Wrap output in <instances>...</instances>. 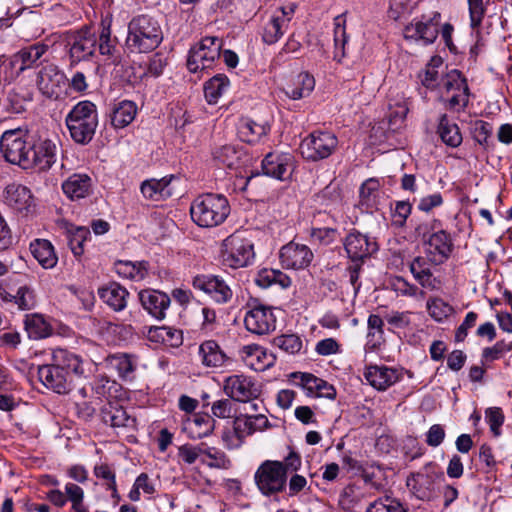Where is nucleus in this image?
<instances>
[{"label": "nucleus", "instance_id": "nucleus-18", "mask_svg": "<svg viewBox=\"0 0 512 512\" xmlns=\"http://www.w3.org/2000/svg\"><path fill=\"white\" fill-rule=\"evenodd\" d=\"M193 287L208 294L217 303H227L233 295L229 285L215 275H198L193 279Z\"/></svg>", "mask_w": 512, "mask_h": 512}, {"label": "nucleus", "instance_id": "nucleus-64", "mask_svg": "<svg viewBox=\"0 0 512 512\" xmlns=\"http://www.w3.org/2000/svg\"><path fill=\"white\" fill-rule=\"evenodd\" d=\"M315 351L320 356H330L340 352V344L334 338H326L317 342Z\"/></svg>", "mask_w": 512, "mask_h": 512}, {"label": "nucleus", "instance_id": "nucleus-17", "mask_svg": "<svg viewBox=\"0 0 512 512\" xmlns=\"http://www.w3.org/2000/svg\"><path fill=\"white\" fill-rule=\"evenodd\" d=\"M313 257V252L307 245L294 241L284 245L280 250V261L286 269H304L310 265Z\"/></svg>", "mask_w": 512, "mask_h": 512}, {"label": "nucleus", "instance_id": "nucleus-21", "mask_svg": "<svg viewBox=\"0 0 512 512\" xmlns=\"http://www.w3.org/2000/svg\"><path fill=\"white\" fill-rule=\"evenodd\" d=\"M263 173L278 180H286L293 170L290 154L268 153L262 161Z\"/></svg>", "mask_w": 512, "mask_h": 512}, {"label": "nucleus", "instance_id": "nucleus-59", "mask_svg": "<svg viewBox=\"0 0 512 512\" xmlns=\"http://www.w3.org/2000/svg\"><path fill=\"white\" fill-rule=\"evenodd\" d=\"M442 227V223L440 220L431 219L422 221L415 227V235L417 238H420L422 242H426L429 237L435 233L436 230Z\"/></svg>", "mask_w": 512, "mask_h": 512}, {"label": "nucleus", "instance_id": "nucleus-63", "mask_svg": "<svg viewBox=\"0 0 512 512\" xmlns=\"http://www.w3.org/2000/svg\"><path fill=\"white\" fill-rule=\"evenodd\" d=\"M412 206L408 201H397L393 209V224L401 227L405 224L407 218L411 214Z\"/></svg>", "mask_w": 512, "mask_h": 512}, {"label": "nucleus", "instance_id": "nucleus-61", "mask_svg": "<svg viewBox=\"0 0 512 512\" xmlns=\"http://www.w3.org/2000/svg\"><path fill=\"white\" fill-rule=\"evenodd\" d=\"M94 474L97 478L103 479L107 482V489L113 492V496L117 495L115 473L109 465H96L94 468Z\"/></svg>", "mask_w": 512, "mask_h": 512}, {"label": "nucleus", "instance_id": "nucleus-32", "mask_svg": "<svg viewBox=\"0 0 512 512\" xmlns=\"http://www.w3.org/2000/svg\"><path fill=\"white\" fill-rule=\"evenodd\" d=\"M99 297L114 311H122L127 306L129 292L116 282H112L98 290Z\"/></svg>", "mask_w": 512, "mask_h": 512}, {"label": "nucleus", "instance_id": "nucleus-20", "mask_svg": "<svg viewBox=\"0 0 512 512\" xmlns=\"http://www.w3.org/2000/svg\"><path fill=\"white\" fill-rule=\"evenodd\" d=\"M427 256L434 265L442 264L446 261L452 252V239L449 233H447L442 227L436 230L426 242Z\"/></svg>", "mask_w": 512, "mask_h": 512}, {"label": "nucleus", "instance_id": "nucleus-11", "mask_svg": "<svg viewBox=\"0 0 512 512\" xmlns=\"http://www.w3.org/2000/svg\"><path fill=\"white\" fill-rule=\"evenodd\" d=\"M244 317L245 328L256 335H267L276 329V316L273 308L260 303L257 299L247 304Z\"/></svg>", "mask_w": 512, "mask_h": 512}, {"label": "nucleus", "instance_id": "nucleus-13", "mask_svg": "<svg viewBox=\"0 0 512 512\" xmlns=\"http://www.w3.org/2000/svg\"><path fill=\"white\" fill-rule=\"evenodd\" d=\"M57 156V141L48 138H40L34 144H31L29 168H36L39 171H47L56 162Z\"/></svg>", "mask_w": 512, "mask_h": 512}, {"label": "nucleus", "instance_id": "nucleus-60", "mask_svg": "<svg viewBox=\"0 0 512 512\" xmlns=\"http://www.w3.org/2000/svg\"><path fill=\"white\" fill-rule=\"evenodd\" d=\"M469 6L470 25L473 29L478 28L484 18L486 8L483 0H467Z\"/></svg>", "mask_w": 512, "mask_h": 512}, {"label": "nucleus", "instance_id": "nucleus-49", "mask_svg": "<svg viewBox=\"0 0 512 512\" xmlns=\"http://www.w3.org/2000/svg\"><path fill=\"white\" fill-rule=\"evenodd\" d=\"M148 339L153 342H171V345L181 343L180 333L170 327H151L148 331Z\"/></svg>", "mask_w": 512, "mask_h": 512}, {"label": "nucleus", "instance_id": "nucleus-46", "mask_svg": "<svg viewBox=\"0 0 512 512\" xmlns=\"http://www.w3.org/2000/svg\"><path fill=\"white\" fill-rule=\"evenodd\" d=\"M367 325H368L369 332L367 335L368 341L366 343L365 349L367 351L368 350L374 351L381 344L380 340L384 333V331H383L384 322L379 315L371 314L368 318Z\"/></svg>", "mask_w": 512, "mask_h": 512}, {"label": "nucleus", "instance_id": "nucleus-24", "mask_svg": "<svg viewBox=\"0 0 512 512\" xmlns=\"http://www.w3.org/2000/svg\"><path fill=\"white\" fill-rule=\"evenodd\" d=\"M443 478V474L416 473L407 479V486L420 500H431L435 496L436 481Z\"/></svg>", "mask_w": 512, "mask_h": 512}, {"label": "nucleus", "instance_id": "nucleus-1", "mask_svg": "<svg viewBox=\"0 0 512 512\" xmlns=\"http://www.w3.org/2000/svg\"><path fill=\"white\" fill-rule=\"evenodd\" d=\"M91 362L62 348L53 350L52 363L38 368L39 380L58 394L69 393L77 380L87 378Z\"/></svg>", "mask_w": 512, "mask_h": 512}, {"label": "nucleus", "instance_id": "nucleus-25", "mask_svg": "<svg viewBox=\"0 0 512 512\" xmlns=\"http://www.w3.org/2000/svg\"><path fill=\"white\" fill-rule=\"evenodd\" d=\"M240 356L243 362L255 371H264L274 363V356L257 344L242 347Z\"/></svg>", "mask_w": 512, "mask_h": 512}, {"label": "nucleus", "instance_id": "nucleus-7", "mask_svg": "<svg viewBox=\"0 0 512 512\" xmlns=\"http://www.w3.org/2000/svg\"><path fill=\"white\" fill-rule=\"evenodd\" d=\"M221 257L231 268L247 266L254 258L253 244L238 233L228 236L222 243Z\"/></svg>", "mask_w": 512, "mask_h": 512}, {"label": "nucleus", "instance_id": "nucleus-45", "mask_svg": "<svg viewBox=\"0 0 512 512\" xmlns=\"http://www.w3.org/2000/svg\"><path fill=\"white\" fill-rule=\"evenodd\" d=\"M229 87V79L223 74L212 77L204 85V93L210 104H215L218 99L227 91Z\"/></svg>", "mask_w": 512, "mask_h": 512}, {"label": "nucleus", "instance_id": "nucleus-50", "mask_svg": "<svg viewBox=\"0 0 512 512\" xmlns=\"http://www.w3.org/2000/svg\"><path fill=\"white\" fill-rule=\"evenodd\" d=\"M90 237V231L86 227H75L68 231V243L75 256L84 252V243Z\"/></svg>", "mask_w": 512, "mask_h": 512}, {"label": "nucleus", "instance_id": "nucleus-41", "mask_svg": "<svg viewBox=\"0 0 512 512\" xmlns=\"http://www.w3.org/2000/svg\"><path fill=\"white\" fill-rule=\"evenodd\" d=\"M443 67L441 57H432L430 62L426 65L423 74H420L421 83L428 89H435L440 87L441 80L444 77V72L439 69Z\"/></svg>", "mask_w": 512, "mask_h": 512}, {"label": "nucleus", "instance_id": "nucleus-31", "mask_svg": "<svg viewBox=\"0 0 512 512\" xmlns=\"http://www.w3.org/2000/svg\"><path fill=\"white\" fill-rule=\"evenodd\" d=\"M270 126L267 122H258L250 118L241 119L238 126L239 138L248 144H255L268 134Z\"/></svg>", "mask_w": 512, "mask_h": 512}, {"label": "nucleus", "instance_id": "nucleus-55", "mask_svg": "<svg viewBox=\"0 0 512 512\" xmlns=\"http://www.w3.org/2000/svg\"><path fill=\"white\" fill-rule=\"evenodd\" d=\"M15 304L19 310H31L36 305L34 291L28 286H21L17 289L15 295Z\"/></svg>", "mask_w": 512, "mask_h": 512}, {"label": "nucleus", "instance_id": "nucleus-42", "mask_svg": "<svg viewBox=\"0 0 512 512\" xmlns=\"http://www.w3.org/2000/svg\"><path fill=\"white\" fill-rule=\"evenodd\" d=\"M101 418L106 425L117 428L126 427L134 421L122 407L112 404H108L101 409Z\"/></svg>", "mask_w": 512, "mask_h": 512}, {"label": "nucleus", "instance_id": "nucleus-56", "mask_svg": "<svg viewBox=\"0 0 512 512\" xmlns=\"http://www.w3.org/2000/svg\"><path fill=\"white\" fill-rule=\"evenodd\" d=\"M366 512H406L403 506L391 498L378 499L367 508Z\"/></svg>", "mask_w": 512, "mask_h": 512}, {"label": "nucleus", "instance_id": "nucleus-36", "mask_svg": "<svg viewBox=\"0 0 512 512\" xmlns=\"http://www.w3.org/2000/svg\"><path fill=\"white\" fill-rule=\"evenodd\" d=\"M24 328L27 335L32 340H40L49 337L52 334V326L38 313L26 314L24 319Z\"/></svg>", "mask_w": 512, "mask_h": 512}, {"label": "nucleus", "instance_id": "nucleus-48", "mask_svg": "<svg viewBox=\"0 0 512 512\" xmlns=\"http://www.w3.org/2000/svg\"><path fill=\"white\" fill-rule=\"evenodd\" d=\"M106 363L110 368L115 369L121 378H127L135 370V362L128 354L109 355Z\"/></svg>", "mask_w": 512, "mask_h": 512}, {"label": "nucleus", "instance_id": "nucleus-23", "mask_svg": "<svg viewBox=\"0 0 512 512\" xmlns=\"http://www.w3.org/2000/svg\"><path fill=\"white\" fill-rule=\"evenodd\" d=\"M63 83L64 74L54 64L43 66L37 74V87L48 98L57 96L59 88Z\"/></svg>", "mask_w": 512, "mask_h": 512}, {"label": "nucleus", "instance_id": "nucleus-53", "mask_svg": "<svg viewBox=\"0 0 512 512\" xmlns=\"http://www.w3.org/2000/svg\"><path fill=\"white\" fill-rule=\"evenodd\" d=\"M427 310L434 320L440 322L452 314L453 307L441 298H433L427 301Z\"/></svg>", "mask_w": 512, "mask_h": 512}, {"label": "nucleus", "instance_id": "nucleus-27", "mask_svg": "<svg viewBox=\"0 0 512 512\" xmlns=\"http://www.w3.org/2000/svg\"><path fill=\"white\" fill-rule=\"evenodd\" d=\"M432 264L430 257L418 256L411 261L409 267L413 277L423 288L436 290L440 286V281L433 276Z\"/></svg>", "mask_w": 512, "mask_h": 512}, {"label": "nucleus", "instance_id": "nucleus-14", "mask_svg": "<svg viewBox=\"0 0 512 512\" xmlns=\"http://www.w3.org/2000/svg\"><path fill=\"white\" fill-rule=\"evenodd\" d=\"M106 58L108 64L118 65L121 62L118 38L112 35L111 20L101 21L96 33V52Z\"/></svg>", "mask_w": 512, "mask_h": 512}, {"label": "nucleus", "instance_id": "nucleus-5", "mask_svg": "<svg viewBox=\"0 0 512 512\" xmlns=\"http://www.w3.org/2000/svg\"><path fill=\"white\" fill-rule=\"evenodd\" d=\"M31 144L27 142V135L21 129L8 130L0 139V151L6 161L29 169V154Z\"/></svg>", "mask_w": 512, "mask_h": 512}, {"label": "nucleus", "instance_id": "nucleus-54", "mask_svg": "<svg viewBox=\"0 0 512 512\" xmlns=\"http://www.w3.org/2000/svg\"><path fill=\"white\" fill-rule=\"evenodd\" d=\"M440 87L449 95L457 90L468 89L467 83L458 70H451L441 80Z\"/></svg>", "mask_w": 512, "mask_h": 512}, {"label": "nucleus", "instance_id": "nucleus-19", "mask_svg": "<svg viewBox=\"0 0 512 512\" xmlns=\"http://www.w3.org/2000/svg\"><path fill=\"white\" fill-rule=\"evenodd\" d=\"M344 248L352 261H363L377 251V243L359 231L350 232L344 239Z\"/></svg>", "mask_w": 512, "mask_h": 512}, {"label": "nucleus", "instance_id": "nucleus-10", "mask_svg": "<svg viewBox=\"0 0 512 512\" xmlns=\"http://www.w3.org/2000/svg\"><path fill=\"white\" fill-rule=\"evenodd\" d=\"M337 137L328 131H314L310 133L300 144L303 157L311 161L328 158L337 148Z\"/></svg>", "mask_w": 512, "mask_h": 512}, {"label": "nucleus", "instance_id": "nucleus-8", "mask_svg": "<svg viewBox=\"0 0 512 512\" xmlns=\"http://www.w3.org/2000/svg\"><path fill=\"white\" fill-rule=\"evenodd\" d=\"M223 41L216 36L203 38L196 46L189 51L187 68L190 72L196 73L200 70L210 68L214 61L220 57Z\"/></svg>", "mask_w": 512, "mask_h": 512}, {"label": "nucleus", "instance_id": "nucleus-9", "mask_svg": "<svg viewBox=\"0 0 512 512\" xmlns=\"http://www.w3.org/2000/svg\"><path fill=\"white\" fill-rule=\"evenodd\" d=\"M66 47L70 66L90 61L96 55V32L88 27L77 30L68 36Z\"/></svg>", "mask_w": 512, "mask_h": 512}, {"label": "nucleus", "instance_id": "nucleus-28", "mask_svg": "<svg viewBox=\"0 0 512 512\" xmlns=\"http://www.w3.org/2000/svg\"><path fill=\"white\" fill-rule=\"evenodd\" d=\"M92 179L84 173H75L62 183L63 193L71 200L86 198L92 192Z\"/></svg>", "mask_w": 512, "mask_h": 512}, {"label": "nucleus", "instance_id": "nucleus-4", "mask_svg": "<svg viewBox=\"0 0 512 512\" xmlns=\"http://www.w3.org/2000/svg\"><path fill=\"white\" fill-rule=\"evenodd\" d=\"M71 138L78 144L86 145L93 139L98 126L96 105L88 100L78 102L65 118Z\"/></svg>", "mask_w": 512, "mask_h": 512}, {"label": "nucleus", "instance_id": "nucleus-16", "mask_svg": "<svg viewBox=\"0 0 512 512\" xmlns=\"http://www.w3.org/2000/svg\"><path fill=\"white\" fill-rule=\"evenodd\" d=\"M440 14L435 13L432 18L415 21L404 29L407 40L421 41L424 45L432 44L439 34Z\"/></svg>", "mask_w": 512, "mask_h": 512}, {"label": "nucleus", "instance_id": "nucleus-62", "mask_svg": "<svg viewBox=\"0 0 512 512\" xmlns=\"http://www.w3.org/2000/svg\"><path fill=\"white\" fill-rule=\"evenodd\" d=\"M512 351V342L504 340L497 341L492 347L483 349L482 357L485 360L493 361L498 359L504 352Z\"/></svg>", "mask_w": 512, "mask_h": 512}, {"label": "nucleus", "instance_id": "nucleus-22", "mask_svg": "<svg viewBox=\"0 0 512 512\" xmlns=\"http://www.w3.org/2000/svg\"><path fill=\"white\" fill-rule=\"evenodd\" d=\"M368 383L379 391H385L400 380L401 374L392 367L370 365L364 371Z\"/></svg>", "mask_w": 512, "mask_h": 512}, {"label": "nucleus", "instance_id": "nucleus-43", "mask_svg": "<svg viewBox=\"0 0 512 512\" xmlns=\"http://www.w3.org/2000/svg\"><path fill=\"white\" fill-rule=\"evenodd\" d=\"M438 133L442 141L450 147H458L462 143L459 127L451 122L445 114L440 117Z\"/></svg>", "mask_w": 512, "mask_h": 512}, {"label": "nucleus", "instance_id": "nucleus-35", "mask_svg": "<svg viewBox=\"0 0 512 512\" xmlns=\"http://www.w3.org/2000/svg\"><path fill=\"white\" fill-rule=\"evenodd\" d=\"M199 355L201 357L202 364L206 367H222L228 360L225 352L214 340H207L203 342L199 346Z\"/></svg>", "mask_w": 512, "mask_h": 512}, {"label": "nucleus", "instance_id": "nucleus-29", "mask_svg": "<svg viewBox=\"0 0 512 512\" xmlns=\"http://www.w3.org/2000/svg\"><path fill=\"white\" fill-rule=\"evenodd\" d=\"M233 422L237 433L243 436L244 439L256 431H263L270 427L268 418L261 413L256 415L240 414L235 417Z\"/></svg>", "mask_w": 512, "mask_h": 512}, {"label": "nucleus", "instance_id": "nucleus-44", "mask_svg": "<svg viewBox=\"0 0 512 512\" xmlns=\"http://www.w3.org/2000/svg\"><path fill=\"white\" fill-rule=\"evenodd\" d=\"M116 273L127 279L142 280L147 273L146 262L117 261L115 263Z\"/></svg>", "mask_w": 512, "mask_h": 512}, {"label": "nucleus", "instance_id": "nucleus-6", "mask_svg": "<svg viewBox=\"0 0 512 512\" xmlns=\"http://www.w3.org/2000/svg\"><path fill=\"white\" fill-rule=\"evenodd\" d=\"M254 481L264 496L276 495L286 488L287 477L281 466V461L265 460L254 474Z\"/></svg>", "mask_w": 512, "mask_h": 512}, {"label": "nucleus", "instance_id": "nucleus-26", "mask_svg": "<svg viewBox=\"0 0 512 512\" xmlns=\"http://www.w3.org/2000/svg\"><path fill=\"white\" fill-rule=\"evenodd\" d=\"M139 299L143 308L156 319H163L165 311L170 305L167 294L157 290H143L139 293Z\"/></svg>", "mask_w": 512, "mask_h": 512}, {"label": "nucleus", "instance_id": "nucleus-37", "mask_svg": "<svg viewBox=\"0 0 512 512\" xmlns=\"http://www.w3.org/2000/svg\"><path fill=\"white\" fill-rule=\"evenodd\" d=\"M137 114V106L134 102L123 100L114 104L111 110V124L116 129L128 126Z\"/></svg>", "mask_w": 512, "mask_h": 512}, {"label": "nucleus", "instance_id": "nucleus-57", "mask_svg": "<svg viewBox=\"0 0 512 512\" xmlns=\"http://www.w3.org/2000/svg\"><path fill=\"white\" fill-rule=\"evenodd\" d=\"M485 417L489 424L490 430L494 436L501 434L500 428L504 423V414L499 407H490L485 411Z\"/></svg>", "mask_w": 512, "mask_h": 512}, {"label": "nucleus", "instance_id": "nucleus-12", "mask_svg": "<svg viewBox=\"0 0 512 512\" xmlns=\"http://www.w3.org/2000/svg\"><path fill=\"white\" fill-rule=\"evenodd\" d=\"M224 391L231 399L244 403L257 399L261 393L255 381L245 375L229 376L224 382Z\"/></svg>", "mask_w": 512, "mask_h": 512}, {"label": "nucleus", "instance_id": "nucleus-33", "mask_svg": "<svg viewBox=\"0 0 512 512\" xmlns=\"http://www.w3.org/2000/svg\"><path fill=\"white\" fill-rule=\"evenodd\" d=\"M171 180L172 177L145 180L140 187L141 193L146 199L153 201L165 200L173 194L172 188L170 187Z\"/></svg>", "mask_w": 512, "mask_h": 512}, {"label": "nucleus", "instance_id": "nucleus-40", "mask_svg": "<svg viewBox=\"0 0 512 512\" xmlns=\"http://www.w3.org/2000/svg\"><path fill=\"white\" fill-rule=\"evenodd\" d=\"M288 25L278 15L272 13L263 26L262 40L268 45L277 43L285 34Z\"/></svg>", "mask_w": 512, "mask_h": 512}, {"label": "nucleus", "instance_id": "nucleus-58", "mask_svg": "<svg viewBox=\"0 0 512 512\" xmlns=\"http://www.w3.org/2000/svg\"><path fill=\"white\" fill-rule=\"evenodd\" d=\"M214 157L229 168L235 166L239 159L238 151L232 145H224L220 147L215 151Z\"/></svg>", "mask_w": 512, "mask_h": 512}, {"label": "nucleus", "instance_id": "nucleus-47", "mask_svg": "<svg viewBox=\"0 0 512 512\" xmlns=\"http://www.w3.org/2000/svg\"><path fill=\"white\" fill-rule=\"evenodd\" d=\"M47 50L48 46L43 43H36L21 49L16 56L21 61L20 70L23 71L30 68L46 53Z\"/></svg>", "mask_w": 512, "mask_h": 512}, {"label": "nucleus", "instance_id": "nucleus-34", "mask_svg": "<svg viewBox=\"0 0 512 512\" xmlns=\"http://www.w3.org/2000/svg\"><path fill=\"white\" fill-rule=\"evenodd\" d=\"M30 251L33 257L45 269L55 267L58 262L53 245L46 239H35L30 244Z\"/></svg>", "mask_w": 512, "mask_h": 512}, {"label": "nucleus", "instance_id": "nucleus-3", "mask_svg": "<svg viewBox=\"0 0 512 512\" xmlns=\"http://www.w3.org/2000/svg\"><path fill=\"white\" fill-rule=\"evenodd\" d=\"M229 214V202L221 194L205 193L199 195L190 206L192 220L203 228H212L222 224Z\"/></svg>", "mask_w": 512, "mask_h": 512}, {"label": "nucleus", "instance_id": "nucleus-15", "mask_svg": "<svg viewBox=\"0 0 512 512\" xmlns=\"http://www.w3.org/2000/svg\"><path fill=\"white\" fill-rule=\"evenodd\" d=\"M291 377L296 380L295 384L301 387L307 396L317 398L335 399L336 389L327 381L316 377L311 373L294 372Z\"/></svg>", "mask_w": 512, "mask_h": 512}, {"label": "nucleus", "instance_id": "nucleus-30", "mask_svg": "<svg viewBox=\"0 0 512 512\" xmlns=\"http://www.w3.org/2000/svg\"><path fill=\"white\" fill-rule=\"evenodd\" d=\"M315 87V79L307 72L294 76L283 88L284 93L293 100L307 97Z\"/></svg>", "mask_w": 512, "mask_h": 512}, {"label": "nucleus", "instance_id": "nucleus-38", "mask_svg": "<svg viewBox=\"0 0 512 512\" xmlns=\"http://www.w3.org/2000/svg\"><path fill=\"white\" fill-rule=\"evenodd\" d=\"M6 201L18 212H28L33 206L31 191L23 185L11 186L7 189Z\"/></svg>", "mask_w": 512, "mask_h": 512}, {"label": "nucleus", "instance_id": "nucleus-52", "mask_svg": "<svg viewBox=\"0 0 512 512\" xmlns=\"http://www.w3.org/2000/svg\"><path fill=\"white\" fill-rule=\"evenodd\" d=\"M201 463L215 469H229L231 466V461L227 455L216 447H211L207 451L205 458H201Z\"/></svg>", "mask_w": 512, "mask_h": 512}, {"label": "nucleus", "instance_id": "nucleus-39", "mask_svg": "<svg viewBox=\"0 0 512 512\" xmlns=\"http://www.w3.org/2000/svg\"><path fill=\"white\" fill-rule=\"evenodd\" d=\"M215 428V420L207 414H196L187 423V429L192 439H201L210 435Z\"/></svg>", "mask_w": 512, "mask_h": 512}, {"label": "nucleus", "instance_id": "nucleus-51", "mask_svg": "<svg viewBox=\"0 0 512 512\" xmlns=\"http://www.w3.org/2000/svg\"><path fill=\"white\" fill-rule=\"evenodd\" d=\"M273 344L285 353L295 355L303 348V341L296 334H284L274 338Z\"/></svg>", "mask_w": 512, "mask_h": 512}, {"label": "nucleus", "instance_id": "nucleus-2", "mask_svg": "<svg viewBox=\"0 0 512 512\" xmlns=\"http://www.w3.org/2000/svg\"><path fill=\"white\" fill-rule=\"evenodd\" d=\"M163 40V32L157 20L149 15H138L128 23L125 41L132 53H148L156 49Z\"/></svg>", "mask_w": 512, "mask_h": 512}]
</instances>
